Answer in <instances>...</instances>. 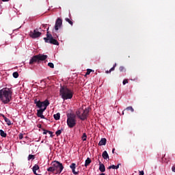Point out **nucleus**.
Returning a JSON list of instances; mask_svg holds the SVG:
<instances>
[{
    "instance_id": "1",
    "label": "nucleus",
    "mask_w": 175,
    "mask_h": 175,
    "mask_svg": "<svg viewBox=\"0 0 175 175\" xmlns=\"http://www.w3.org/2000/svg\"><path fill=\"white\" fill-rule=\"evenodd\" d=\"M13 89L5 88L0 90V100L3 105H8L12 102Z\"/></svg>"
},
{
    "instance_id": "2",
    "label": "nucleus",
    "mask_w": 175,
    "mask_h": 175,
    "mask_svg": "<svg viewBox=\"0 0 175 175\" xmlns=\"http://www.w3.org/2000/svg\"><path fill=\"white\" fill-rule=\"evenodd\" d=\"M64 170V165L59 161H54L51 163V167L47 168V172H51L55 174H61Z\"/></svg>"
},
{
    "instance_id": "3",
    "label": "nucleus",
    "mask_w": 175,
    "mask_h": 175,
    "mask_svg": "<svg viewBox=\"0 0 175 175\" xmlns=\"http://www.w3.org/2000/svg\"><path fill=\"white\" fill-rule=\"evenodd\" d=\"M59 95L64 100L72 99L73 98V91L68 88L66 86H61Z\"/></svg>"
},
{
    "instance_id": "4",
    "label": "nucleus",
    "mask_w": 175,
    "mask_h": 175,
    "mask_svg": "<svg viewBox=\"0 0 175 175\" xmlns=\"http://www.w3.org/2000/svg\"><path fill=\"white\" fill-rule=\"evenodd\" d=\"M75 114L79 120H81V121H85V120L88 118V116H90V109L86 108L85 110H83L82 108H79L77 109Z\"/></svg>"
},
{
    "instance_id": "5",
    "label": "nucleus",
    "mask_w": 175,
    "mask_h": 175,
    "mask_svg": "<svg viewBox=\"0 0 175 175\" xmlns=\"http://www.w3.org/2000/svg\"><path fill=\"white\" fill-rule=\"evenodd\" d=\"M76 114L73 113H70L67 114V125L68 128H74L76 126Z\"/></svg>"
},
{
    "instance_id": "6",
    "label": "nucleus",
    "mask_w": 175,
    "mask_h": 175,
    "mask_svg": "<svg viewBox=\"0 0 175 175\" xmlns=\"http://www.w3.org/2000/svg\"><path fill=\"white\" fill-rule=\"evenodd\" d=\"M46 59H47L46 55H42V54L36 55L31 57V59L29 61V64L32 65L33 64H35L36 62L39 64L40 61H46Z\"/></svg>"
},
{
    "instance_id": "7",
    "label": "nucleus",
    "mask_w": 175,
    "mask_h": 175,
    "mask_svg": "<svg viewBox=\"0 0 175 175\" xmlns=\"http://www.w3.org/2000/svg\"><path fill=\"white\" fill-rule=\"evenodd\" d=\"M34 105H36V107L38 109H47V106L50 105V102L49 100H45L44 101H40L38 98L34 99Z\"/></svg>"
},
{
    "instance_id": "8",
    "label": "nucleus",
    "mask_w": 175,
    "mask_h": 175,
    "mask_svg": "<svg viewBox=\"0 0 175 175\" xmlns=\"http://www.w3.org/2000/svg\"><path fill=\"white\" fill-rule=\"evenodd\" d=\"M44 40L45 43H50L51 44H55V46H59V42L54 38H53V36L50 33H49V31L46 33V38H44Z\"/></svg>"
},
{
    "instance_id": "9",
    "label": "nucleus",
    "mask_w": 175,
    "mask_h": 175,
    "mask_svg": "<svg viewBox=\"0 0 175 175\" xmlns=\"http://www.w3.org/2000/svg\"><path fill=\"white\" fill-rule=\"evenodd\" d=\"M42 36V33L40 32L38 29L33 30V31H30L29 36L32 38V39H36L37 38H40Z\"/></svg>"
},
{
    "instance_id": "10",
    "label": "nucleus",
    "mask_w": 175,
    "mask_h": 175,
    "mask_svg": "<svg viewBox=\"0 0 175 175\" xmlns=\"http://www.w3.org/2000/svg\"><path fill=\"white\" fill-rule=\"evenodd\" d=\"M62 26V19H61L60 18H58L55 25V31H58V29H59V28H61Z\"/></svg>"
},
{
    "instance_id": "11",
    "label": "nucleus",
    "mask_w": 175,
    "mask_h": 175,
    "mask_svg": "<svg viewBox=\"0 0 175 175\" xmlns=\"http://www.w3.org/2000/svg\"><path fill=\"white\" fill-rule=\"evenodd\" d=\"M39 169H40L39 165L36 164L32 168L33 173L36 175H42V174H40V172H39Z\"/></svg>"
},
{
    "instance_id": "12",
    "label": "nucleus",
    "mask_w": 175,
    "mask_h": 175,
    "mask_svg": "<svg viewBox=\"0 0 175 175\" xmlns=\"http://www.w3.org/2000/svg\"><path fill=\"white\" fill-rule=\"evenodd\" d=\"M46 109L41 108L37 110V116L39 117L40 118H42L44 119V116H43V112L45 111Z\"/></svg>"
},
{
    "instance_id": "13",
    "label": "nucleus",
    "mask_w": 175,
    "mask_h": 175,
    "mask_svg": "<svg viewBox=\"0 0 175 175\" xmlns=\"http://www.w3.org/2000/svg\"><path fill=\"white\" fill-rule=\"evenodd\" d=\"M70 169H72V172L73 174H75V175L79 174V172H76V163H72L70 165Z\"/></svg>"
},
{
    "instance_id": "14",
    "label": "nucleus",
    "mask_w": 175,
    "mask_h": 175,
    "mask_svg": "<svg viewBox=\"0 0 175 175\" xmlns=\"http://www.w3.org/2000/svg\"><path fill=\"white\" fill-rule=\"evenodd\" d=\"M99 163V170L101 172V173H104V172H106V167H105V165L100 162V161H98Z\"/></svg>"
},
{
    "instance_id": "15",
    "label": "nucleus",
    "mask_w": 175,
    "mask_h": 175,
    "mask_svg": "<svg viewBox=\"0 0 175 175\" xmlns=\"http://www.w3.org/2000/svg\"><path fill=\"white\" fill-rule=\"evenodd\" d=\"M106 142H107L106 138H102L98 143V146H106Z\"/></svg>"
},
{
    "instance_id": "16",
    "label": "nucleus",
    "mask_w": 175,
    "mask_h": 175,
    "mask_svg": "<svg viewBox=\"0 0 175 175\" xmlns=\"http://www.w3.org/2000/svg\"><path fill=\"white\" fill-rule=\"evenodd\" d=\"M91 162H92L91 159H90V157H88L85 161V167H87L88 166H89V165L91 163Z\"/></svg>"
},
{
    "instance_id": "17",
    "label": "nucleus",
    "mask_w": 175,
    "mask_h": 175,
    "mask_svg": "<svg viewBox=\"0 0 175 175\" xmlns=\"http://www.w3.org/2000/svg\"><path fill=\"white\" fill-rule=\"evenodd\" d=\"M102 157L103 159H109V154L107 153V151L105 150L103 152Z\"/></svg>"
},
{
    "instance_id": "18",
    "label": "nucleus",
    "mask_w": 175,
    "mask_h": 175,
    "mask_svg": "<svg viewBox=\"0 0 175 175\" xmlns=\"http://www.w3.org/2000/svg\"><path fill=\"white\" fill-rule=\"evenodd\" d=\"M3 118H4L5 121V122L7 123V124H8V126L12 125V122L10 121V120L9 118L5 117V116H3Z\"/></svg>"
},
{
    "instance_id": "19",
    "label": "nucleus",
    "mask_w": 175,
    "mask_h": 175,
    "mask_svg": "<svg viewBox=\"0 0 175 175\" xmlns=\"http://www.w3.org/2000/svg\"><path fill=\"white\" fill-rule=\"evenodd\" d=\"M53 117H54L55 120H56V121H58V120H59V118H61V113H57L56 114H54Z\"/></svg>"
},
{
    "instance_id": "20",
    "label": "nucleus",
    "mask_w": 175,
    "mask_h": 175,
    "mask_svg": "<svg viewBox=\"0 0 175 175\" xmlns=\"http://www.w3.org/2000/svg\"><path fill=\"white\" fill-rule=\"evenodd\" d=\"M120 165H121V163L118 164L117 165H112L108 167V169H118L120 167Z\"/></svg>"
},
{
    "instance_id": "21",
    "label": "nucleus",
    "mask_w": 175,
    "mask_h": 175,
    "mask_svg": "<svg viewBox=\"0 0 175 175\" xmlns=\"http://www.w3.org/2000/svg\"><path fill=\"white\" fill-rule=\"evenodd\" d=\"M0 135L1 136V137H6V136H8V135L6 134V133H5V131H3V130H0Z\"/></svg>"
},
{
    "instance_id": "22",
    "label": "nucleus",
    "mask_w": 175,
    "mask_h": 175,
    "mask_svg": "<svg viewBox=\"0 0 175 175\" xmlns=\"http://www.w3.org/2000/svg\"><path fill=\"white\" fill-rule=\"evenodd\" d=\"M81 139H82L83 142L87 141V134L85 133H83Z\"/></svg>"
},
{
    "instance_id": "23",
    "label": "nucleus",
    "mask_w": 175,
    "mask_h": 175,
    "mask_svg": "<svg viewBox=\"0 0 175 175\" xmlns=\"http://www.w3.org/2000/svg\"><path fill=\"white\" fill-rule=\"evenodd\" d=\"M66 21L68 23H70V25H73V22L69 19V18H65Z\"/></svg>"
},
{
    "instance_id": "24",
    "label": "nucleus",
    "mask_w": 175,
    "mask_h": 175,
    "mask_svg": "<svg viewBox=\"0 0 175 175\" xmlns=\"http://www.w3.org/2000/svg\"><path fill=\"white\" fill-rule=\"evenodd\" d=\"M119 70L120 72H126V69H125V67L122 66L119 68Z\"/></svg>"
},
{
    "instance_id": "25",
    "label": "nucleus",
    "mask_w": 175,
    "mask_h": 175,
    "mask_svg": "<svg viewBox=\"0 0 175 175\" xmlns=\"http://www.w3.org/2000/svg\"><path fill=\"white\" fill-rule=\"evenodd\" d=\"M12 76L13 77H14V79H17L18 77V72H13Z\"/></svg>"
},
{
    "instance_id": "26",
    "label": "nucleus",
    "mask_w": 175,
    "mask_h": 175,
    "mask_svg": "<svg viewBox=\"0 0 175 175\" xmlns=\"http://www.w3.org/2000/svg\"><path fill=\"white\" fill-rule=\"evenodd\" d=\"M62 131H63V129H62V130H57V131H56V133H55L56 136H59V135H61V133H62Z\"/></svg>"
},
{
    "instance_id": "27",
    "label": "nucleus",
    "mask_w": 175,
    "mask_h": 175,
    "mask_svg": "<svg viewBox=\"0 0 175 175\" xmlns=\"http://www.w3.org/2000/svg\"><path fill=\"white\" fill-rule=\"evenodd\" d=\"M126 110H128V111L131 110V111L132 113H133V111H135V110L133 109V107H126Z\"/></svg>"
},
{
    "instance_id": "28",
    "label": "nucleus",
    "mask_w": 175,
    "mask_h": 175,
    "mask_svg": "<svg viewBox=\"0 0 175 175\" xmlns=\"http://www.w3.org/2000/svg\"><path fill=\"white\" fill-rule=\"evenodd\" d=\"M48 66H49V68H51L52 69H54V64L51 62L48 63Z\"/></svg>"
},
{
    "instance_id": "29",
    "label": "nucleus",
    "mask_w": 175,
    "mask_h": 175,
    "mask_svg": "<svg viewBox=\"0 0 175 175\" xmlns=\"http://www.w3.org/2000/svg\"><path fill=\"white\" fill-rule=\"evenodd\" d=\"M92 71H93L92 70L88 68V69L87 70V72H86V73H85V75H86V76H88V75H90L91 72H92Z\"/></svg>"
},
{
    "instance_id": "30",
    "label": "nucleus",
    "mask_w": 175,
    "mask_h": 175,
    "mask_svg": "<svg viewBox=\"0 0 175 175\" xmlns=\"http://www.w3.org/2000/svg\"><path fill=\"white\" fill-rule=\"evenodd\" d=\"M28 159H35V156L33 154H29L28 157Z\"/></svg>"
},
{
    "instance_id": "31",
    "label": "nucleus",
    "mask_w": 175,
    "mask_h": 175,
    "mask_svg": "<svg viewBox=\"0 0 175 175\" xmlns=\"http://www.w3.org/2000/svg\"><path fill=\"white\" fill-rule=\"evenodd\" d=\"M123 85H125V84H128V79L123 80Z\"/></svg>"
},
{
    "instance_id": "32",
    "label": "nucleus",
    "mask_w": 175,
    "mask_h": 175,
    "mask_svg": "<svg viewBox=\"0 0 175 175\" xmlns=\"http://www.w3.org/2000/svg\"><path fill=\"white\" fill-rule=\"evenodd\" d=\"M23 133H20V134L18 135V138H19V139H20V140L23 139Z\"/></svg>"
},
{
    "instance_id": "33",
    "label": "nucleus",
    "mask_w": 175,
    "mask_h": 175,
    "mask_svg": "<svg viewBox=\"0 0 175 175\" xmlns=\"http://www.w3.org/2000/svg\"><path fill=\"white\" fill-rule=\"evenodd\" d=\"M49 133V130H44L43 135H47Z\"/></svg>"
},
{
    "instance_id": "34",
    "label": "nucleus",
    "mask_w": 175,
    "mask_h": 175,
    "mask_svg": "<svg viewBox=\"0 0 175 175\" xmlns=\"http://www.w3.org/2000/svg\"><path fill=\"white\" fill-rule=\"evenodd\" d=\"M116 69L115 67H112L110 70H109V73H111V72H113V70H114Z\"/></svg>"
},
{
    "instance_id": "35",
    "label": "nucleus",
    "mask_w": 175,
    "mask_h": 175,
    "mask_svg": "<svg viewBox=\"0 0 175 175\" xmlns=\"http://www.w3.org/2000/svg\"><path fill=\"white\" fill-rule=\"evenodd\" d=\"M139 175H144V171H139Z\"/></svg>"
},
{
    "instance_id": "36",
    "label": "nucleus",
    "mask_w": 175,
    "mask_h": 175,
    "mask_svg": "<svg viewBox=\"0 0 175 175\" xmlns=\"http://www.w3.org/2000/svg\"><path fill=\"white\" fill-rule=\"evenodd\" d=\"M48 133L51 135V137H53V133L50 131H48Z\"/></svg>"
},
{
    "instance_id": "37",
    "label": "nucleus",
    "mask_w": 175,
    "mask_h": 175,
    "mask_svg": "<svg viewBox=\"0 0 175 175\" xmlns=\"http://www.w3.org/2000/svg\"><path fill=\"white\" fill-rule=\"evenodd\" d=\"M3 2H9L10 0H1Z\"/></svg>"
},
{
    "instance_id": "38",
    "label": "nucleus",
    "mask_w": 175,
    "mask_h": 175,
    "mask_svg": "<svg viewBox=\"0 0 175 175\" xmlns=\"http://www.w3.org/2000/svg\"><path fill=\"white\" fill-rule=\"evenodd\" d=\"M114 151H116V148H113L112 153L114 154Z\"/></svg>"
},
{
    "instance_id": "39",
    "label": "nucleus",
    "mask_w": 175,
    "mask_h": 175,
    "mask_svg": "<svg viewBox=\"0 0 175 175\" xmlns=\"http://www.w3.org/2000/svg\"><path fill=\"white\" fill-rule=\"evenodd\" d=\"M172 172H175V167H172Z\"/></svg>"
},
{
    "instance_id": "40",
    "label": "nucleus",
    "mask_w": 175,
    "mask_h": 175,
    "mask_svg": "<svg viewBox=\"0 0 175 175\" xmlns=\"http://www.w3.org/2000/svg\"><path fill=\"white\" fill-rule=\"evenodd\" d=\"M116 66H117V64H115L113 66V68H116Z\"/></svg>"
},
{
    "instance_id": "41",
    "label": "nucleus",
    "mask_w": 175,
    "mask_h": 175,
    "mask_svg": "<svg viewBox=\"0 0 175 175\" xmlns=\"http://www.w3.org/2000/svg\"><path fill=\"white\" fill-rule=\"evenodd\" d=\"M106 73H110V70L106 71Z\"/></svg>"
},
{
    "instance_id": "42",
    "label": "nucleus",
    "mask_w": 175,
    "mask_h": 175,
    "mask_svg": "<svg viewBox=\"0 0 175 175\" xmlns=\"http://www.w3.org/2000/svg\"><path fill=\"white\" fill-rule=\"evenodd\" d=\"M100 175H105L104 173L100 174Z\"/></svg>"
},
{
    "instance_id": "43",
    "label": "nucleus",
    "mask_w": 175,
    "mask_h": 175,
    "mask_svg": "<svg viewBox=\"0 0 175 175\" xmlns=\"http://www.w3.org/2000/svg\"><path fill=\"white\" fill-rule=\"evenodd\" d=\"M43 27L45 28L46 25H43Z\"/></svg>"
},
{
    "instance_id": "44",
    "label": "nucleus",
    "mask_w": 175,
    "mask_h": 175,
    "mask_svg": "<svg viewBox=\"0 0 175 175\" xmlns=\"http://www.w3.org/2000/svg\"><path fill=\"white\" fill-rule=\"evenodd\" d=\"M46 31H49V27L47 28Z\"/></svg>"
},
{
    "instance_id": "45",
    "label": "nucleus",
    "mask_w": 175,
    "mask_h": 175,
    "mask_svg": "<svg viewBox=\"0 0 175 175\" xmlns=\"http://www.w3.org/2000/svg\"><path fill=\"white\" fill-rule=\"evenodd\" d=\"M0 8H1V4H0Z\"/></svg>"
}]
</instances>
